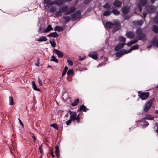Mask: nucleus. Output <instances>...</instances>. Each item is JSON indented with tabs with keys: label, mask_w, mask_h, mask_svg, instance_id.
Wrapping results in <instances>:
<instances>
[{
	"label": "nucleus",
	"mask_w": 158,
	"mask_h": 158,
	"mask_svg": "<svg viewBox=\"0 0 158 158\" xmlns=\"http://www.w3.org/2000/svg\"><path fill=\"white\" fill-rule=\"evenodd\" d=\"M123 18L124 19L126 20H128L129 19V16L127 15H123Z\"/></svg>",
	"instance_id": "4d7b16f0"
},
{
	"label": "nucleus",
	"mask_w": 158,
	"mask_h": 158,
	"mask_svg": "<svg viewBox=\"0 0 158 158\" xmlns=\"http://www.w3.org/2000/svg\"><path fill=\"white\" fill-rule=\"evenodd\" d=\"M67 62L68 63L69 65L72 66L73 65V63L71 60H68Z\"/></svg>",
	"instance_id": "3c124183"
},
{
	"label": "nucleus",
	"mask_w": 158,
	"mask_h": 158,
	"mask_svg": "<svg viewBox=\"0 0 158 158\" xmlns=\"http://www.w3.org/2000/svg\"><path fill=\"white\" fill-rule=\"evenodd\" d=\"M152 30L155 33H158V27L156 25H153L152 27Z\"/></svg>",
	"instance_id": "5701e85b"
},
{
	"label": "nucleus",
	"mask_w": 158,
	"mask_h": 158,
	"mask_svg": "<svg viewBox=\"0 0 158 158\" xmlns=\"http://www.w3.org/2000/svg\"><path fill=\"white\" fill-rule=\"evenodd\" d=\"M71 19V17L70 16H65L62 18V19L65 23H66L69 22Z\"/></svg>",
	"instance_id": "6ab92c4d"
},
{
	"label": "nucleus",
	"mask_w": 158,
	"mask_h": 158,
	"mask_svg": "<svg viewBox=\"0 0 158 158\" xmlns=\"http://www.w3.org/2000/svg\"><path fill=\"white\" fill-rule=\"evenodd\" d=\"M87 110L88 109H79L78 110V112H81L82 111H83L84 112H86L87 111Z\"/></svg>",
	"instance_id": "e2e57ef3"
},
{
	"label": "nucleus",
	"mask_w": 158,
	"mask_h": 158,
	"mask_svg": "<svg viewBox=\"0 0 158 158\" xmlns=\"http://www.w3.org/2000/svg\"><path fill=\"white\" fill-rule=\"evenodd\" d=\"M50 151H51L50 153H51V155L52 156V157L53 158V157H55V156L54 155V154H53L54 152H53V149H51Z\"/></svg>",
	"instance_id": "6e6d98bb"
},
{
	"label": "nucleus",
	"mask_w": 158,
	"mask_h": 158,
	"mask_svg": "<svg viewBox=\"0 0 158 158\" xmlns=\"http://www.w3.org/2000/svg\"><path fill=\"white\" fill-rule=\"evenodd\" d=\"M146 11L149 13H153L155 12L156 9L154 6L151 5H147L145 7Z\"/></svg>",
	"instance_id": "20e7f679"
},
{
	"label": "nucleus",
	"mask_w": 158,
	"mask_h": 158,
	"mask_svg": "<svg viewBox=\"0 0 158 158\" xmlns=\"http://www.w3.org/2000/svg\"><path fill=\"white\" fill-rule=\"evenodd\" d=\"M125 53L126 54L129 53L131 52L132 50H133L132 49V48L131 47V48L129 50H128V51H127V50L125 49Z\"/></svg>",
	"instance_id": "5fc2aeb1"
},
{
	"label": "nucleus",
	"mask_w": 158,
	"mask_h": 158,
	"mask_svg": "<svg viewBox=\"0 0 158 158\" xmlns=\"http://www.w3.org/2000/svg\"><path fill=\"white\" fill-rule=\"evenodd\" d=\"M73 69H69L67 72V74L68 76H69L71 75H73Z\"/></svg>",
	"instance_id": "79ce46f5"
},
{
	"label": "nucleus",
	"mask_w": 158,
	"mask_h": 158,
	"mask_svg": "<svg viewBox=\"0 0 158 158\" xmlns=\"http://www.w3.org/2000/svg\"><path fill=\"white\" fill-rule=\"evenodd\" d=\"M47 40V39L44 36H42L36 40L37 41L39 42L45 41Z\"/></svg>",
	"instance_id": "b1692460"
},
{
	"label": "nucleus",
	"mask_w": 158,
	"mask_h": 158,
	"mask_svg": "<svg viewBox=\"0 0 158 158\" xmlns=\"http://www.w3.org/2000/svg\"><path fill=\"white\" fill-rule=\"evenodd\" d=\"M85 59V57H81V56H79L78 57V59L79 60H84Z\"/></svg>",
	"instance_id": "052dcab7"
},
{
	"label": "nucleus",
	"mask_w": 158,
	"mask_h": 158,
	"mask_svg": "<svg viewBox=\"0 0 158 158\" xmlns=\"http://www.w3.org/2000/svg\"><path fill=\"white\" fill-rule=\"evenodd\" d=\"M114 15H117L120 13L119 11L117 10L116 9H113L111 11Z\"/></svg>",
	"instance_id": "c85d7f7f"
},
{
	"label": "nucleus",
	"mask_w": 158,
	"mask_h": 158,
	"mask_svg": "<svg viewBox=\"0 0 158 158\" xmlns=\"http://www.w3.org/2000/svg\"><path fill=\"white\" fill-rule=\"evenodd\" d=\"M58 34L56 32H53L50 33L47 35L49 37H56L58 36Z\"/></svg>",
	"instance_id": "a211bd4d"
},
{
	"label": "nucleus",
	"mask_w": 158,
	"mask_h": 158,
	"mask_svg": "<svg viewBox=\"0 0 158 158\" xmlns=\"http://www.w3.org/2000/svg\"><path fill=\"white\" fill-rule=\"evenodd\" d=\"M63 30V29L62 27L60 26H56L55 28V31H57L58 32L62 31Z\"/></svg>",
	"instance_id": "bb28decb"
},
{
	"label": "nucleus",
	"mask_w": 158,
	"mask_h": 158,
	"mask_svg": "<svg viewBox=\"0 0 158 158\" xmlns=\"http://www.w3.org/2000/svg\"><path fill=\"white\" fill-rule=\"evenodd\" d=\"M55 2H57L59 3V5H57L58 6H60L64 3V0H56Z\"/></svg>",
	"instance_id": "e433bc0d"
},
{
	"label": "nucleus",
	"mask_w": 158,
	"mask_h": 158,
	"mask_svg": "<svg viewBox=\"0 0 158 158\" xmlns=\"http://www.w3.org/2000/svg\"><path fill=\"white\" fill-rule=\"evenodd\" d=\"M38 83L40 86H42V82L41 80L40 79L39 77H38Z\"/></svg>",
	"instance_id": "8fccbe9b"
},
{
	"label": "nucleus",
	"mask_w": 158,
	"mask_h": 158,
	"mask_svg": "<svg viewBox=\"0 0 158 158\" xmlns=\"http://www.w3.org/2000/svg\"><path fill=\"white\" fill-rule=\"evenodd\" d=\"M19 122H20L21 125L22 126H23V123L21 121V120L19 118Z\"/></svg>",
	"instance_id": "774afa93"
},
{
	"label": "nucleus",
	"mask_w": 158,
	"mask_h": 158,
	"mask_svg": "<svg viewBox=\"0 0 158 158\" xmlns=\"http://www.w3.org/2000/svg\"><path fill=\"white\" fill-rule=\"evenodd\" d=\"M89 56L94 60L98 58V54L97 52H91L89 54Z\"/></svg>",
	"instance_id": "1a4fd4ad"
},
{
	"label": "nucleus",
	"mask_w": 158,
	"mask_h": 158,
	"mask_svg": "<svg viewBox=\"0 0 158 158\" xmlns=\"http://www.w3.org/2000/svg\"><path fill=\"white\" fill-rule=\"evenodd\" d=\"M130 7L127 6H126L123 7L122 9V11L123 13L126 14L128 13L129 12Z\"/></svg>",
	"instance_id": "9b49d317"
},
{
	"label": "nucleus",
	"mask_w": 158,
	"mask_h": 158,
	"mask_svg": "<svg viewBox=\"0 0 158 158\" xmlns=\"http://www.w3.org/2000/svg\"><path fill=\"white\" fill-rule=\"evenodd\" d=\"M114 27L112 31L113 33L121 29V26L118 20H114Z\"/></svg>",
	"instance_id": "f03ea898"
},
{
	"label": "nucleus",
	"mask_w": 158,
	"mask_h": 158,
	"mask_svg": "<svg viewBox=\"0 0 158 158\" xmlns=\"http://www.w3.org/2000/svg\"><path fill=\"white\" fill-rule=\"evenodd\" d=\"M70 16L71 18L73 19L74 20L76 19V18L77 17V16L76 15L74 14H71L70 15Z\"/></svg>",
	"instance_id": "de8ad7c7"
},
{
	"label": "nucleus",
	"mask_w": 158,
	"mask_h": 158,
	"mask_svg": "<svg viewBox=\"0 0 158 158\" xmlns=\"http://www.w3.org/2000/svg\"><path fill=\"white\" fill-rule=\"evenodd\" d=\"M50 61H54L56 63H58L59 62L58 59H56L54 55H53L52 56L51 58Z\"/></svg>",
	"instance_id": "c756f323"
},
{
	"label": "nucleus",
	"mask_w": 158,
	"mask_h": 158,
	"mask_svg": "<svg viewBox=\"0 0 158 158\" xmlns=\"http://www.w3.org/2000/svg\"><path fill=\"white\" fill-rule=\"evenodd\" d=\"M52 40V41H51V40H50L49 42L51 44V46L52 47H54L56 46V43L54 39Z\"/></svg>",
	"instance_id": "4c0bfd02"
},
{
	"label": "nucleus",
	"mask_w": 158,
	"mask_h": 158,
	"mask_svg": "<svg viewBox=\"0 0 158 158\" xmlns=\"http://www.w3.org/2000/svg\"><path fill=\"white\" fill-rule=\"evenodd\" d=\"M138 7L139 12H141L142 10V8L141 6L139 4L138 5Z\"/></svg>",
	"instance_id": "680f3d73"
},
{
	"label": "nucleus",
	"mask_w": 158,
	"mask_h": 158,
	"mask_svg": "<svg viewBox=\"0 0 158 158\" xmlns=\"http://www.w3.org/2000/svg\"><path fill=\"white\" fill-rule=\"evenodd\" d=\"M125 49H123L118 52L116 54V56L117 57H121L123 55L126 54Z\"/></svg>",
	"instance_id": "9d476101"
},
{
	"label": "nucleus",
	"mask_w": 158,
	"mask_h": 158,
	"mask_svg": "<svg viewBox=\"0 0 158 158\" xmlns=\"http://www.w3.org/2000/svg\"><path fill=\"white\" fill-rule=\"evenodd\" d=\"M53 30V28L52 27V26L51 25H48L46 29H45L44 32H49L51 30Z\"/></svg>",
	"instance_id": "cd10ccee"
},
{
	"label": "nucleus",
	"mask_w": 158,
	"mask_h": 158,
	"mask_svg": "<svg viewBox=\"0 0 158 158\" xmlns=\"http://www.w3.org/2000/svg\"><path fill=\"white\" fill-rule=\"evenodd\" d=\"M143 18L144 19L145 18L146 16L147 13L146 12H143Z\"/></svg>",
	"instance_id": "338daca9"
},
{
	"label": "nucleus",
	"mask_w": 158,
	"mask_h": 158,
	"mask_svg": "<svg viewBox=\"0 0 158 158\" xmlns=\"http://www.w3.org/2000/svg\"><path fill=\"white\" fill-rule=\"evenodd\" d=\"M125 36L128 38L132 39L134 37L135 35L133 32L128 31L127 32Z\"/></svg>",
	"instance_id": "6e6552de"
},
{
	"label": "nucleus",
	"mask_w": 158,
	"mask_h": 158,
	"mask_svg": "<svg viewBox=\"0 0 158 158\" xmlns=\"http://www.w3.org/2000/svg\"><path fill=\"white\" fill-rule=\"evenodd\" d=\"M72 121V120L70 118V119L66 122V124L67 125H69L70 123H71Z\"/></svg>",
	"instance_id": "603ef678"
},
{
	"label": "nucleus",
	"mask_w": 158,
	"mask_h": 158,
	"mask_svg": "<svg viewBox=\"0 0 158 158\" xmlns=\"http://www.w3.org/2000/svg\"><path fill=\"white\" fill-rule=\"evenodd\" d=\"M153 21L157 24L158 25V11L156 13V16L153 19Z\"/></svg>",
	"instance_id": "72a5a7b5"
},
{
	"label": "nucleus",
	"mask_w": 158,
	"mask_h": 158,
	"mask_svg": "<svg viewBox=\"0 0 158 158\" xmlns=\"http://www.w3.org/2000/svg\"><path fill=\"white\" fill-rule=\"evenodd\" d=\"M74 14L76 15L77 16V17L80 15L81 14V12L80 10H77L76 11Z\"/></svg>",
	"instance_id": "49530a36"
},
{
	"label": "nucleus",
	"mask_w": 158,
	"mask_h": 158,
	"mask_svg": "<svg viewBox=\"0 0 158 158\" xmlns=\"http://www.w3.org/2000/svg\"><path fill=\"white\" fill-rule=\"evenodd\" d=\"M32 88L34 90L38 91H40V89L37 87L34 81H32Z\"/></svg>",
	"instance_id": "393cba45"
},
{
	"label": "nucleus",
	"mask_w": 158,
	"mask_h": 158,
	"mask_svg": "<svg viewBox=\"0 0 158 158\" xmlns=\"http://www.w3.org/2000/svg\"><path fill=\"white\" fill-rule=\"evenodd\" d=\"M139 46L138 44H136L132 46V49L133 50H136L139 48Z\"/></svg>",
	"instance_id": "a18cd8bd"
},
{
	"label": "nucleus",
	"mask_w": 158,
	"mask_h": 158,
	"mask_svg": "<svg viewBox=\"0 0 158 158\" xmlns=\"http://www.w3.org/2000/svg\"><path fill=\"white\" fill-rule=\"evenodd\" d=\"M138 96L142 100L147 99L149 96L148 92H144L142 91H139L138 92Z\"/></svg>",
	"instance_id": "7ed1b4c3"
},
{
	"label": "nucleus",
	"mask_w": 158,
	"mask_h": 158,
	"mask_svg": "<svg viewBox=\"0 0 158 158\" xmlns=\"http://www.w3.org/2000/svg\"><path fill=\"white\" fill-rule=\"evenodd\" d=\"M111 7V5L110 3L106 2V3L103 6V7L107 9H109Z\"/></svg>",
	"instance_id": "2f4dec72"
},
{
	"label": "nucleus",
	"mask_w": 158,
	"mask_h": 158,
	"mask_svg": "<svg viewBox=\"0 0 158 158\" xmlns=\"http://www.w3.org/2000/svg\"><path fill=\"white\" fill-rule=\"evenodd\" d=\"M31 137L33 139L34 142H35V141L36 140V138L35 136V135H33V134L32 133H31Z\"/></svg>",
	"instance_id": "09e8293b"
},
{
	"label": "nucleus",
	"mask_w": 158,
	"mask_h": 158,
	"mask_svg": "<svg viewBox=\"0 0 158 158\" xmlns=\"http://www.w3.org/2000/svg\"><path fill=\"white\" fill-rule=\"evenodd\" d=\"M53 52L55 53L56 54L59 58H61L63 56V52L57 49H55L53 50Z\"/></svg>",
	"instance_id": "f8f14e48"
},
{
	"label": "nucleus",
	"mask_w": 158,
	"mask_h": 158,
	"mask_svg": "<svg viewBox=\"0 0 158 158\" xmlns=\"http://www.w3.org/2000/svg\"><path fill=\"white\" fill-rule=\"evenodd\" d=\"M125 43H119L115 47L114 50L116 51L120 50L126 44Z\"/></svg>",
	"instance_id": "0eeeda50"
},
{
	"label": "nucleus",
	"mask_w": 158,
	"mask_h": 158,
	"mask_svg": "<svg viewBox=\"0 0 158 158\" xmlns=\"http://www.w3.org/2000/svg\"><path fill=\"white\" fill-rule=\"evenodd\" d=\"M111 12L109 10H105L103 12V15L104 16H107L110 15L111 14Z\"/></svg>",
	"instance_id": "473e14b6"
},
{
	"label": "nucleus",
	"mask_w": 158,
	"mask_h": 158,
	"mask_svg": "<svg viewBox=\"0 0 158 158\" xmlns=\"http://www.w3.org/2000/svg\"><path fill=\"white\" fill-rule=\"evenodd\" d=\"M78 109H87L86 107V106H85L84 105H83L81 106L80 107L78 108Z\"/></svg>",
	"instance_id": "0e129e2a"
},
{
	"label": "nucleus",
	"mask_w": 158,
	"mask_h": 158,
	"mask_svg": "<svg viewBox=\"0 0 158 158\" xmlns=\"http://www.w3.org/2000/svg\"><path fill=\"white\" fill-rule=\"evenodd\" d=\"M44 3L49 6H50L54 4H56L57 5H59V3L58 2L52 1L51 0H44Z\"/></svg>",
	"instance_id": "423d86ee"
},
{
	"label": "nucleus",
	"mask_w": 158,
	"mask_h": 158,
	"mask_svg": "<svg viewBox=\"0 0 158 158\" xmlns=\"http://www.w3.org/2000/svg\"><path fill=\"white\" fill-rule=\"evenodd\" d=\"M57 9L56 6H52L50 8V10L51 13H53L56 11Z\"/></svg>",
	"instance_id": "f704fd0d"
},
{
	"label": "nucleus",
	"mask_w": 158,
	"mask_h": 158,
	"mask_svg": "<svg viewBox=\"0 0 158 158\" xmlns=\"http://www.w3.org/2000/svg\"><path fill=\"white\" fill-rule=\"evenodd\" d=\"M145 120L146 119H144L143 118L141 122L143 123V124L142 125L143 126H145L146 127H147L149 125V124L148 123L147 121H145Z\"/></svg>",
	"instance_id": "7c9ffc66"
},
{
	"label": "nucleus",
	"mask_w": 158,
	"mask_h": 158,
	"mask_svg": "<svg viewBox=\"0 0 158 158\" xmlns=\"http://www.w3.org/2000/svg\"><path fill=\"white\" fill-rule=\"evenodd\" d=\"M60 10H61L62 13H64L65 14L67 12L68 10H69V8L68 7L66 6H63L60 8Z\"/></svg>",
	"instance_id": "f3484780"
},
{
	"label": "nucleus",
	"mask_w": 158,
	"mask_h": 158,
	"mask_svg": "<svg viewBox=\"0 0 158 158\" xmlns=\"http://www.w3.org/2000/svg\"><path fill=\"white\" fill-rule=\"evenodd\" d=\"M153 44L155 45L158 48V40L156 41H154L153 43Z\"/></svg>",
	"instance_id": "864d4df0"
},
{
	"label": "nucleus",
	"mask_w": 158,
	"mask_h": 158,
	"mask_svg": "<svg viewBox=\"0 0 158 158\" xmlns=\"http://www.w3.org/2000/svg\"><path fill=\"white\" fill-rule=\"evenodd\" d=\"M68 69V67L67 66H65L63 70V71L66 72Z\"/></svg>",
	"instance_id": "69168bd1"
},
{
	"label": "nucleus",
	"mask_w": 158,
	"mask_h": 158,
	"mask_svg": "<svg viewBox=\"0 0 158 158\" xmlns=\"http://www.w3.org/2000/svg\"><path fill=\"white\" fill-rule=\"evenodd\" d=\"M91 1V0H85L84 4H87L89 3Z\"/></svg>",
	"instance_id": "bf43d9fd"
},
{
	"label": "nucleus",
	"mask_w": 158,
	"mask_h": 158,
	"mask_svg": "<svg viewBox=\"0 0 158 158\" xmlns=\"http://www.w3.org/2000/svg\"><path fill=\"white\" fill-rule=\"evenodd\" d=\"M140 4L142 6H144L147 3V0H139Z\"/></svg>",
	"instance_id": "a19ab883"
},
{
	"label": "nucleus",
	"mask_w": 158,
	"mask_h": 158,
	"mask_svg": "<svg viewBox=\"0 0 158 158\" xmlns=\"http://www.w3.org/2000/svg\"><path fill=\"white\" fill-rule=\"evenodd\" d=\"M51 126L54 128L55 129L58 130V126L56 123H53L51 125Z\"/></svg>",
	"instance_id": "c03bdc74"
},
{
	"label": "nucleus",
	"mask_w": 158,
	"mask_h": 158,
	"mask_svg": "<svg viewBox=\"0 0 158 158\" xmlns=\"http://www.w3.org/2000/svg\"><path fill=\"white\" fill-rule=\"evenodd\" d=\"M79 102V99L77 98L76 99L74 102H72L71 104V105L72 106H77Z\"/></svg>",
	"instance_id": "a878e982"
},
{
	"label": "nucleus",
	"mask_w": 158,
	"mask_h": 158,
	"mask_svg": "<svg viewBox=\"0 0 158 158\" xmlns=\"http://www.w3.org/2000/svg\"><path fill=\"white\" fill-rule=\"evenodd\" d=\"M55 154L57 158H59L60 156L59 147L57 145L55 147Z\"/></svg>",
	"instance_id": "4be33fe9"
},
{
	"label": "nucleus",
	"mask_w": 158,
	"mask_h": 158,
	"mask_svg": "<svg viewBox=\"0 0 158 158\" xmlns=\"http://www.w3.org/2000/svg\"><path fill=\"white\" fill-rule=\"evenodd\" d=\"M119 40L120 42H123V43H125V42L126 41V39L124 37L120 36L119 38Z\"/></svg>",
	"instance_id": "ea45409f"
},
{
	"label": "nucleus",
	"mask_w": 158,
	"mask_h": 158,
	"mask_svg": "<svg viewBox=\"0 0 158 158\" xmlns=\"http://www.w3.org/2000/svg\"><path fill=\"white\" fill-rule=\"evenodd\" d=\"M143 23V20H140L136 22V25L139 26H141Z\"/></svg>",
	"instance_id": "c9c22d12"
},
{
	"label": "nucleus",
	"mask_w": 158,
	"mask_h": 158,
	"mask_svg": "<svg viewBox=\"0 0 158 158\" xmlns=\"http://www.w3.org/2000/svg\"><path fill=\"white\" fill-rule=\"evenodd\" d=\"M70 116V118L72 120V121H74V118L77 116V113L75 112H72L70 110L69 111Z\"/></svg>",
	"instance_id": "4468645a"
},
{
	"label": "nucleus",
	"mask_w": 158,
	"mask_h": 158,
	"mask_svg": "<svg viewBox=\"0 0 158 158\" xmlns=\"http://www.w3.org/2000/svg\"><path fill=\"white\" fill-rule=\"evenodd\" d=\"M62 14V11H61V10H59L56 12L55 13V15L56 17H58L61 16Z\"/></svg>",
	"instance_id": "58836bf2"
},
{
	"label": "nucleus",
	"mask_w": 158,
	"mask_h": 158,
	"mask_svg": "<svg viewBox=\"0 0 158 158\" xmlns=\"http://www.w3.org/2000/svg\"><path fill=\"white\" fill-rule=\"evenodd\" d=\"M75 120L77 121L78 123L80 121V117H77L76 116L75 118H74V121Z\"/></svg>",
	"instance_id": "13d9d810"
},
{
	"label": "nucleus",
	"mask_w": 158,
	"mask_h": 158,
	"mask_svg": "<svg viewBox=\"0 0 158 158\" xmlns=\"http://www.w3.org/2000/svg\"><path fill=\"white\" fill-rule=\"evenodd\" d=\"M138 41L135 38L133 40H131L127 44L128 46H130L131 45L135 44Z\"/></svg>",
	"instance_id": "412c9836"
},
{
	"label": "nucleus",
	"mask_w": 158,
	"mask_h": 158,
	"mask_svg": "<svg viewBox=\"0 0 158 158\" xmlns=\"http://www.w3.org/2000/svg\"><path fill=\"white\" fill-rule=\"evenodd\" d=\"M144 119L148 120H152L154 117L153 116L150 115H147L143 117Z\"/></svg>",
	"instance_id": "aec40b11"
},
{
	"label": "nucleus",
	"mask_w": 158,
	"mask_h": 158,
	"mask_svg": "<svg viewBox=\"0 0 158 158\" xmlns=\"http://www.w3.org/2000/svg\"><path fill=\"white\" fill-rule=\"evenodd\" d=\"M154 101V98H152L148 101L146 104L144 109H150L151 107L153 102Z\"/></svg>",
	"instance_id": "39448f33"
},
{
	"label": "nucleus",
	"mask_w": 158,
	"mask_h": 158,
	"mask_svg": "<svg viewBox=\"0 0 158 158\" xmlns=\"http://www.w3.org/2000/svg\"><path fill=\"white\" fill-rule=\"evenodd\" d=\"M76 9V8L74 6L70 7L69 8V10H68V12L64 14L65 15H68L72 13Z\"/></svg>",
	"instance_id": "dca6fc26"
},
{
	"label": "nucleus",
	"mask_w": 158,
	"mask_h": 158,
	"mask_svg": "<svg viewBox=\"0 0 158 158\" xmlns=\"http://www.w3.org/2000/svg\"><path fill=\"white\" fill-rule=\"evenodd\" d=\"M135 33L136 35V37L135 38L137 40H141L145 41L147 40V37L145 33L143 32V30L141 28L137 29L135 31Z\"/></svg>",
	"instance_id": "f257e3e1"
},
{
	"label": "nucleus",
	"mask_w": 158,
	"mask_h": 158,
	"mask_svg": "<svg viewBox=\"0 0 158 158\" xmlns=\"http://www.w3.org/2000/svg\"><path fill=\"white\" fill-rule=\"evenodd\" d=\"M113 5L115 7H118L121 6L122 3L121 1L118 0H115L113 2Z\"/></svg>",
	"instance_id": "ddd939ff"
},
{
	"label": "nucleus",
	"mask_w": 158,
	"mask_h": 158,
	"mask_svg": "<svg viewBox=\"0 0 158 158\" xmlns=\"http://www.w3.org/2000/svg\"><path fill=\"white\" fill-rule=\"evenodd\" d=\"M105 26L107 28H112L114 26V20L113 21V23L109 21L106 22Z\"/></svg>",
	"instance_id": "2eb2a0df"
},
{
	"label": "nucleus",
	"mask_w": 158,
	"mask_h": 158,
	"mask_svg": "<svg viewBox=\"0 0 158 158\" xmlns=\"http://www.w3.org/2000/svg\"><path fill=\"white\" fill-rule=\"evenodd\" d=\"M9 104L10 105H13L14 104V102L13 101V98L12 96L9 97Z\"/></svg>",
	"instance_id": "37998d69"
}]
</instances>
